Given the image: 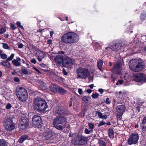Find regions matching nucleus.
<instances>
[{"label": "nucleus", "instance_id": "a211bd4d", "mask_svg": "<svg viewBox=\"0 0 146 146\" xmlns=\"http://www.w3.org/2000/svg\"><path fill=\"white\" fill-rule=\"evenodd\" d=\"M78 141V143L81 145H83L86 142V138L83 137H79Z\"/></svg>", "mask_w": 146, "mask_h": 146}, {"label": "nucleus", "instance_id": "e433bc0d", "mask_svg": "<svg viewBox=\"0 0 146 146\" xmlns=\"http://www.w3.org/2000/svg\"><path fill=\"white\" fill-rule=\"evenodd\" d=\"M98 93H96L95 94H93L92 95V96L93 98L96 99L98 97Z\"/></svg>", "mask_w": 146, "mask_h": 146}, {"label": "nucleus", "instance_id": "c9c22d12", "mask_svg": "<svg viewBox=\"0 0 146 146\" xmlns=\"http://www.w3.org/2000/svg\"><path fill=\"white\" fill-rule=\"evenodd\" d=\"M14 56H15V54H11V56L9 57L7 59V60L8 61H10V60H12L13 59V58Z\"/></svg>", "mask_w": 146, "mask_h": 146}, {"label": "nucleus", "instance_id": "2eb2a0df", "mask_svg": "<svg viewBox=\"0 0 146 146\" xmlns=\"http://www.w3.org/2000/svg\"><path fill=\"white\" fill-rule=\"evenodd\" d=\"M44 137L46 140H52L53 139V137L52 131H49L45 133Z\"/></svg>", "mask_w": 146, "mask_h": 146}, {"label": "nucleus", "instance_id": "338daca9", "mask_svg": "<svg viewBox=\"0 0 146 146\" xmlns=\"http://www.w3.org/2000/svg\"><path fill=\"white\" fill-rule=\"evenodd\" d=\"M16 60H17L19 62L21 61V58L19 57H17V59H16Z\"/></svg>", "mask_w": 146, "mask_h": 146}, {"label": "nucleus", "instance_id": "6ab92c4d", "mask_svg": "<svg viewBox=\"0 0 146 146\" xmlns=\"http://www.w3.org/2000/svg\"><path fill=\"white\" fill-rule=\"evenodd\" d=\"M140 82H146V76L144 74H140Z\"/></svg>", "mask_w": 146, "mask_h": 146}, {"label": "nucleus", "instance_id": "052dcab7", "mask_svg": "<svg viewBox=\"0 0 146 146\" xmlns=\"http://www.w3.org/2000/svg\"><path fill=\"white\" fill-rule=\"evenodd\" d=\"M98 91L101 94H102L104 92V90L102 89H99Z\"/></svg>", "mask_w": 146, "mask_h": 146}, {"label": "nucleus", "instance_id": "49530a36", "mask_svg": "<svg viewBox=\"0 0 146 146\" xmlns=\"http://www.w3.org/2000/svg\"><path fill=\"white\" fill-rule=\"evenodd\" d=\"M110 101H109V98H106L105 101L106 104H110Z\"/></svg>", "mask_w": 146, "mask_h": 146}, {"label": "nucleus", "instance_id": "c756f323", "mask_svg": "<svg viewBox=\"0 0 146 146\" xmlns=\"http://www.w3.org/2000/svg\"><path fill=\"white\" fill-rule=\"evenodd\" d=\"M3 47V48L6 49L10 50V47H9L8 45L6 43H2Z\"/></svg>", "mask_w": 146, "mask_h": 146}, {"label": "nucleus", "instance_id": "0eeeda50", "mask_svg": "<svg viewBox=\"0 0 146 146\" xmlns=\"http://www.w3.org/2000/svg\"><path fill=\"white\" fill-rule=\"evenodd\" d=\"M139 136L137 133H133L130 136L127 140L129 145L136 144L138 143Z\"/></svg>", "mask_w": 146, "mask_h": 146}, {"label": "nucleus", "instance_id": "680f3d73", "mask_svg": "<svg viewBox=\"0 0 146 146\" xmlns=\"http://www.w3.org/2000/svg\"><path fill=\"white\" fill-rule=\"evenodd\" d=\"M42 58H41L40 57V56H38V58H37V59L38 60L40 61V62H41L42 61Z\"/></svg>", "mask_w": 146, "mask_h": 146}, {"label": "nucleus", "instance_id": "79ce46f5", "mask_svg": "<svg viewBox=\"0 0 146 146\" xmlns=\"http://www.w3.org/2000/svg\"><path fill=\"white\" fill-rule=\"evenodd\" d=\"M11 108V105L10 103H8L6 106V108L7 109H10Z\"/></svg>", "mask_w": 146, "mask_h": 146}, {"label": "nucleus", "instance_id": "cd10ccee", "mask_svg": "<svg viewBox=\"0 0 146 146\" xmlns=\"http://www.w3.org/2000/svg\"><path fill=\"white\" fill-rule=\"evenodd\" d=\"M58 91L61 94H63L66 93V90L61 87H59L58 88Z\"/></svg>", "mask_w": 146, "mask_h": 146}, {"label": "nucleus", "instance_id": "5fc2aeb1", "mask_svg": "<svg viewBox=\"0 0 146 146\" xmlns=\"http://www.w3.org/2000/svg\"><path fill=\"white\" fill-rule=\"evenodd\" d=\"M40 66H42V67H43V68H45L46 67V65L43 64V63H40Z\"/></svg>", "mask_w": 146, "mask_h": 146}, {"label": "nucleus", "instance_id": "de8ad7c7", "mask_svg": "<svg viewBox=\"0 0 146 146\" xmlns=\"http://www.w3.org/2000/svg\"><path fill=\"white\" fill-rule=\"evenodd\" d=\"M32 49H33V50L34 51H37V50H38L37 49V47L34 46H32Z\"/></svg>", "mask_w": 146, "mask_h": 146}, {"label": "nucleus", "instance_id": "8fccbe9b", "mask_svg": "<svg viewBox=\"0 0 146 146\" xmlns=\"http://www.w3.org/2000/svg\"><path fill=\"white\" fill-rule=\"evenodd\" d=\"M31 62L34 64H35L36 63V60L35 59L33 58L31 60Z\"/></svg>", "mask_w": 146, "mask_h": 146}, {"label": "nucleus", "instance_id": "a878e982", "mask_svg": "<svg viewBox=\"0 0 146 146\" xmlns=\"http://www.w3.org/2000/svg\"><path fill=\"white\" fill-rule=\"evenodd\" d=\"M103 64V61L102 60H100L97 62V66L99 69L101 71H102L101 69L102 65Z\"/></svg>", "mask_w": 146, "mask_h": 146}, {"label": "nucleus", "instance_id": "f257e3e1", "mask_svg": "<svg viewBox=\"0 0 146 146\" xmlns=\"http://www.w3.org/2000/svg\"><path fill=\"white\" fill-rule=\"evenodd\" d=\"M33 105L35 110L38 112L44 111L48 107L45 100L40 97L35 98Z\"/></svg>", "mask_w": 146, "mask_h": 146}, {"label": "nucleus", "instance_id": "bb28decb", "mask_svg": "<svg viewBox=\"0 0 146 146\" xmlns=\"http://www.w3.org/2000/svg\"><path fill=\"white\" fill-rule=\"evenodd\" d=\"M21 71L22 73L25 75H28L29 74V72L25 67H23L21 68Z\"/></svg>", "mask_w": 146, "mask_h": 146}, {"label": "nucleus", "instance_id": "9b49d317", "mask_svg": "<svg viewBox=\"0 0 146 146\" xmlns=\"http://www.w3.org/2000/svg\"><path fill=\"white\" fill-rule=\"evenodd\" d=\"M123 47L122 43L120 42L115 43L114 41L111 42L110 44L109 48L113 51H117L120 50Z\"/></svg>", "mask_w": 146, "mask_h": 146}, {"label": "nucleus", "instance_id": "ddd939ff", "mask_svg": "<svg viewBox=\"0 0 146 146\" xmlns=\"http://www.w3.org/2000/svg\"><path fill=\"white\" fill-rule=\"evenodd\" d=\"M28 120L25 117H23L21 119L19 123V125L22 127L23 129H25L28 126Z\"/></svg>", "mask_w": 146, "mask_h": 146}, {"label": "nucleus", "instance_id": "864d4df0", "mask_svg": "<svg viewBox=\"0 0 146 146\" xmlns=\"http://www.w3.org/2000/svg\"><path fill=\"white\" fill-rule=\"evenodd\" d=\"M78 92L80 94H82V89L81 88H79L78 89Z\"/></svg>", "mask_w": 146, "mask_h": 146}, {"label": "nucleus", "instance_id": "3c124183", "mask_svg": "<svg viewBox=\"0 0 146 146\" xmlns=\"http://www.w3.org/2000/svg\"><path fill=\"white\" fill-rule=\"evenodd\" d=\"M85 133L86 134H88L90 133V131L87 128H85Z\"/></svg>", "mask_w": 146, "mask_h": 146}, {"label": "nucleus", "instance_id": "e2e57ef3", "mask_svg": "<svg viewBox=\"0 0 146 146\" xmlns=\"http://www.w3.org/2000/svg\"><path fill=\"white\" fill-rule=\"evenodd\" d=\"M50 36H52L53 34L54 33V31H50Z\"/></svg>", "mask_w": 146, "mask_h": 146}, {"label": "nucleus", "instance_id": "09e8293b", "mask_svg": "<svg viewBox=\"0 0 146 146\" xmlns=\"http://www.w3.org/2000/svg\"><path fill=\"white\" fill-rule=\"evenodd\" d=\"M11 27L13 30L15 29H17V28L14 25L11 23Z\"/></svg>", "mask_w": 146, "mask_h": 146}, {"label": "nucleus", "instance_id": "393cba45", "mask_svg": "<svg viewBox=\"0 0 146 146\" xmlns=\"http://www.w3.org/2000/svg\"><path fill=\"white\" fill-rule=\"evenodd\" d=\"M140 73H138L134 76V80L138 82H140Z\"/></svg>", "mask_w": 146, "mask_h": 146}, {"label": "nucleus", "instance_id": "6e6d98bb", "mask_svg": "<svg viewBox=\"0 0 146 146\" xmlns=\"http://www.w3.org/2000/svg\"><path fill=\"white\" fill-rule=\"evenodd\" d=\"M63 74H64L65 75H66L68 74L67 72L64 69H63Z\"/></svg>", "mask_w": 146, "mask_h": 146}, {"label": "nucleus", "instance_id": "aec40b11", "mask_svg": "<svg viewBox=\"0 0 146 146\" xmlns=\"http://www.w3.org/2000/svg\"><path fill=\"white\" fill-rule=\"evenodd\" d=\"M28 138V136L27 135L22 136L19 140V141L20 143H22L25 140Z\"/></svg>", "mask_w": 146, "mask_h": 146}, {"label": "nucleus", "instance_id": "4be33fe9", "mask_svg": "<svg viewBox=\"0 0 146 146\" xmlns=\"http://www.w3.org/2000/svg\"><path fill=\"white\" fill-rule=\"evenodd\" d=\"M50 90L54 93L57 92L56 87L54 84H52L50 87Z\"/></svg>", "mask_w": 146, "mask_h": 146}, {"label": "nucleus", "instance_id": "c85d7f7f", "mask_svg": "<svg viewBox=\"0 0 146 146\" xmlns=\"http://www.w3.org/2000/svg\"><path fill=\"white\" fill-rule=\"evenodd\" d=\"M63 62H64V63L66 65V66L64 65V66H66L67 65L70 64L72 63V61L70 59H69L68 60H64Z\"/></svg>", "mask_w": 146, "mask_h": 146}, {"label": "nucleus", "instance_id": "603ef678", "mask_svg": "<svg viewBox=\"0 0 146 146\" xmlns=\"http://www.w3.org/2000/svg\"><path fill=\"white\" fill-rule=\"evenodd\" d=\"M14 80L15 82H19L20 80L18 78L16 77L14 78Z\"/></svg>", "mask_w": 146, "mask_h": 146}, {"label": "nucleus", "instance_id": "20e7f679", "mask_svg": "<svg viewBox=\"0 0 146 146\" xmlns=\"http://www.w3.org/2000/svg\"><path fill=\"white\" fill-rule=\"evenodd\" d=\"M16 94L20 101H25L27 98V91L25 88L19 87L16 90Z\"/></svg>", "mask_w": 146, "mask_h": 146}, {"label": "nucleus", "instance_id": "f8f14e48", "mask_svg": "<svg viewBox=\"0 0 146 146\" xmlns=\"http://www.w3.org/2000/svg\"><path fill=\"white\" fill-rule=\"evenodd\" d=\"M63 57L64 56L61 55L57 56L55 57V61L56 63L59 66H61L62 64L63 66H64V65L66 66L64 62H63Z\"/></svg>", "mask_w": 146, "mask_h": 146}, {"label": "nucleus", "instance_id": "ea45409f", "mask_svg": "<svg viewBox=\"0 0 146 146\" xmlns=\"http://www.w3.org/2000/svg\"><path fill=\"white\" fill-rule=\"evenodd\" d=\"M6 29L3 28H0V34H2L6 31Z\"/></svg>", "mask_w": 146, "mask_h": 146}, {"label": "nucleus", "instance_id": "412c9836", "mask_svg": "<svg viewBox=\"0 0 146 146\" xmlns=\"http://www.w3.org/2000/svg\"><path fill=\"white\" fill-rule=\"evenodd\" d=\"M108 134L109 137L110 138H113L114 136V132L113 130L111 129H109L108 130Z\"/></svg>", "mask_w": 146, "mask_h": 146}, {"label": "nucleus", "instance_id": "bf43d9fd", "mask_svg": "<svg viewBox=\"0 0 146 146\" xmlns=\"http://www.w3.org/2000/svg\"><path fill=\"white\" fill-rule=\"evenodd\" d=\"M52 42V40L50 39L48 40L47 41V43L48 44H51Z\"/></svg>", "mask_w": 146, "mask_h": 146}, {"label": "nucleus", "instance_id": "2f4dec72", "mask_svg": "<svg viewBox=\"0 0 146 146\" xmlns=\"http://www.w3.org/2000/svg\"><path fill=\"white\" fill-rule=\"evenodd\" d=\"M98 143L100 146H106V143L103 141H100Z\"/></svg>", "mask_w": 146, "mask_h": 146}, {"label": "nucleus", "instance_id": "39448f33", "mask_svg": "<svg viewBox=\"0 0 146 146\" xmlns=\"http://www.w3.org/2000/svg\"><path fill=\"white\" fill-rule=\"evenodd\" d=\"M77 78L86 79L90 75V72L88 69L82 67L78 68L76 70Z\"/></svg>", "mask_w": 146, "mask_h": 146}, {"label": "nucleus", "instance_id": "a19ab883", "mask_svg": "<svg viewBox=\"0 0 146 146\" xmlns=\"http://www.w3.org/2000/svg\"><path fill=\"white\" fill-rule=\"evenodd\" d=\"M1 57L3 59H6L7 58V55L5 54H1Z\"/></svg>", "mask_w": 146, "mask_h": 146}, {"label": "nucleus", "instance_id": "72a5a7b5", "mask_svg": "<svg viewBox=\"0 0 146 146\" xmlns=\"http://www.w3.org/2000/svg\"><path fill=\"white\" fill-rule=\"evenodd\" d=\"M96 114H98V117L100 118H103L104 117L102 115V113L100 111H97ZM106 116L105 115L104 117L105 118V117Z\"/></svg>", "mask_w": 146, "mask_h": 146}, {"label": "nucleus", "instance_id": "5701e85b", "mask_svg": "<svg viewBox=\"0 0 146 146\" xmlns=\"http://www.w3.org/2000/svg\"><path fill=\"white\" fill-rule=\"evenodd\" d=\"M39 54L38 55V56H40V57L42 58H43L46 56V55L42 52L40 50H37V53Z\"/></svg>", "mask_w": 146, "mask_h": 146}, {"label": "nucleus", "instance_id": "0e129e2a", "mask_svg": "<svg viewBox=\"0 0 146 146\" xmlns=\"http://www.w3.org/2000/svg\"><path fill=\"white\" fill-rule=\"evenodd\" d=\"M89 86L90 88L93 89L94 86V85L93 84H92L89 85Z\"/></svg>", "mask_w": 146, "mask_h": 146}, {"label": "nucleus", "instance_id": "4468645a", "mask_svg": "<svg viewBox=\"0 0 146 146\" xmlns=\"http://www.w3.org/2000/svg\"><path fill=\"white\" fill-rule=\"evenodd\" d=\"M121 70V67L119 63H115L114 64L113 68L112 69V72L114 73L119 74Z\"/></svg>", "mask_w": 146, "mask_h": 146}, {"label": "nucleus", "instance_id": "f704fd0d", "mask_svg": "<svg viewBox=\"0 0 146 146\" xmlns=\"http://www.w3.org/2000/svg\"><path fill=\"white\" fill-rule=\"evenodd\" d=\"M16 24L17 26L19 27L20 28H21L22 29H24V28L23 26L21 25V23L19 21H18L16 23Z\"/></svg>", "mask_w": 146, "mask_h": 146}, {"label": "nucleus", "instance_id": "13d9d810", "mask_svg": "<svg viewBox=\"0 0 146 146\" xmlns=\"http://www.w3.org/2000/svg\"><path fill=\"white\" fill-rule=\"evenodd\" d=\"M23 46V45L21 43L19 44L18 46L19 48H22Z\"/></svg>", "mask_w": 146, "mask_h": 146}, {"label": "nucleus", "instance_id": "4c0bfd02", "mask_svg": "<svg viewBox=\"0 0 146 146\" xmlns=\"http://www.w3.org/2000/svg\"><path fill=\"white\" fill-rule=\"evenodd\" d=\"M146 124V117H145L142 119V125H145Z\"/></svg>", "mask_w": 146, "mask_h": 146}, {"label": "nucleus", "instance_id": "58836bf2", "mask_svg": "<svg viewBox=\"0 0 146 146\" xmlns=\"http://www.w3.org/2000/svg\"><path fill=\"white\" fill-rule=\"evenodd\" d=\"M88 125L90 127V128L92 129L94 128V124L89 123H88Z\"/></svg>", "mask_w": 146, "mask_h": 146}, {"label": "nucleus", "instance_id": "7ed1b4c3", "mask_svg": "<svg viewBox=\"0 0 146 146\" xmlns=\"http://www.w3.org/2000/svg\"><path fill=\"white\" fill-rule=\"evenodd\" d=\"M66 119L63 115L57 116L54 119L53 124L54 126L59 130H62L65 127L66 123Z\"/></svg>", "mask_w": 146, "mask_h": 146}, {"label": "nucleus", "instance_id": "423d86ee", "mask_svg": "<svg viewBox=\"0 0 146 146\" xmlns=\"http://www.w3.org/2000/svg\"><path fill=\"white\" fill-rule=\"evenodd\" d=\"M144 63L143 62H134L130 63L129 65L130 68L135 72H137L143 70L144 67Z\"/></svg>", "mask_w": 146, "mask_h": 146}, {"label": "nucleus", "instance_id": "69168bd1", "mask_svg": "<svg viewBox=\"0 0 146 146\" xmlns=\"http://www.w3.org/2000/svg\"><path fill=\"white\" fill-rule=\"evenodd\" d=\"M37 72H38V73H40V72L39 70L37 69V68H36L34 67L33 68Z\"/></svg>", "mask_w": 146, "mask_h": 146}, {"label": "nucleus", "instance_id": "7c9ffc66", "mask_svg": "<svg viewBox=\"0 0 146 146\" xmlns=\"http://www.w3.org/2000/svg\"><path fill=\"white\" fill-rule=\"evenodd\" d=\"M6 145V142L4 140H0V146H5Z\"/></svg>", "mask_w": 146, "mask_h": 146}, {"label": "nucleus", "instance_id": "6e6552de", "mask_svg": "<svg viewBox=\"0 0 146 146\" xmlns=\"http://www.w3.org/2000/svg\"><path fill=\"white\" fill-rule=\"evenodd\" d=\"M125 107L123 105H120L116 108V113L117 119H120L125 110Z\"/></svg>", "mask_w": 146, "mask_h": 146}, {"label": "nucleus", "instance_id": "f03ea898", "mask_svg": "<svg viewBox=\"0 0 146 146\" xmlns=\"http://www.w3.org/2000/svg\"><path fill=\"white\" fill-rule=\"evenodd\" d=\"M78 38V36L76 33L70 32L64 34L62 36L61 39L63 43L71 44L77 42Z\"/></svg>", "mask_w": 146, "mask_h": 146}, {"label": "nucleus", "instance_id": "a18cd8bd", "mask_svg": "<svg viewBox=\"0 0 146 146\" xmlns=\"http://www.w3.org/2000/svg\"><path fill=\"white\" fill-rule=\"evenodd\" d=\"M105 124V122L104 121H101L100 122V123L98 124V127H100L102 125H104Z\"/></svg>", "mask_w": 146, "mask_h": 146}, {"label": "nucleus", "instance_id": "dca6fc26", "mask_svg": "<svg viewBox=\"0 0 146 146\" xmlns=\"http://www.w3.org/2000/svg\"><path fill=\"white\" fill-rule=\"evenodd\" d=\"M55 112L56 113L59 114L65 115L66 114V112L62 107H58Z\"/></svg>", "mask_w": 146, "mask_h": 146}, {"label": "nucleus", "instance_id": "f3484780", "mask_svg": "<svg viewBox=\"0 0 146 146\" xmlns=\"http://www.w3.org/2000/svg\"><path fill=\"white\" fill-rule=\"evenodd\" d=\"M1 64L7 68H10V62L7 60L5 61H3L1 62Z\"/></svg>", "mask_w": 146, "mask_h": 146}, {"label": "nucleus", "instance_id": "473e14b6", "mask_svg": "<svg viewBox=\"0 0 146 146\" xmlns=\"http://www.w3.org/2000/svg\"><path fill=\"white\" fill-rule=\"evenodd\" d=\"M88 99L89 98L88 97L85 96L82 98V100L84 102H86L88 101Z\"/></svg>", "mask_w": 146, "mask_h": 146}, {"label": "nucleus", "instance_id": "9d476101", "mask_svg": "<svg viewBox=\"0 0 146 146\" xmlns=\"http://www.w3.org/2000/svg\"><path fill=\"white\" fill-rule=\"evenodd\" d=\"M5 129L7 131H11L14 129V125L10 119H8L3 122Z\"/></svg>", "mask_w": 146, "mask_h": 146}, {"label": "nucleus", "instance_id": "37998d69", "mask_svg": "<svg viewBox=\"0 0 146 146\" xmlns=\"http://www.w3.org/2000/svg\"><path fill=\"white\" fill-rule=\"evenodd\" d=\"M141 126L142 129V131H146V125H141V126Z\"/></svg>", "mask_w": 146, "mask_h": 146}, {"label": "nucleus", "instance_id": "1a4fd4ad", "mask_svg": "<svg viewBox=\"0 0 146 146\" xmlns=\"http://www.w3.org/2000/svg\"><path fill=\"white\" fill-rule=\"evenodd\" d=\"M42 122L41 117L38 115L33 116L32 119V124L33 126L38 127L42 124Z\"/></svg>", "mask_w": 146, "mask_h": 146}, {"label": "nucleus", "instance_id": "774afa93", "mask_svg": "<svg viewBox=\"0 0 146 146\" xmlns=\"http://www.w3.org/2000/svg\"><path fill=\"white\" fill-rule=\"evenodd\" d=\"M140 107L139 106H138L136 107V109L137 110H138V112H139L140 111Z\"/></svg>", "mask_w": 146, "mask_h": 146}, {"label": "nucleus", "instance_id": "b1692460", "mask_svg": "<svg viewBox=\"0 0 146 146\" xmlns=\"http://www.w3.org/2000/svg\"><path fill=\"white\" fill-rule=\"evenodd\" d=\"M12 63L15 66H19L21 65V63L16 59H14L12 61Z\"/></svg>", "mask_w": 146, "mask_h": 146}, {"label": "nucleus", "instance_id": "c03bdc74", "mask_svg": "<svg viewBox=\"0 0 146 146\" xmlns=\"http://www.w3.org/2000/svg\"><path fill=\"white\" fill-rule=\"evenodd\" d=\"M123 81L122 80H118V82L116 83V85H118L119 84H121L123 83Z\"/></svg>", "mask_w": 146, "mask_h": 146}, {"label": "nucleus", "instance_id": "4d7b16f0", "mask_svg": "<svg viewBox=\"0 0 146 146\" xmlns=\"http://www.w3.org/2000/svg\"><path fill=\"white\" fill-rule=\"evenodd\" d=\"M92 90L90 89H88L86 90V92L89 94H90L91 93Z\"/></svg>", "mask_w": 146, "mask_h": 146}]
</instances>
